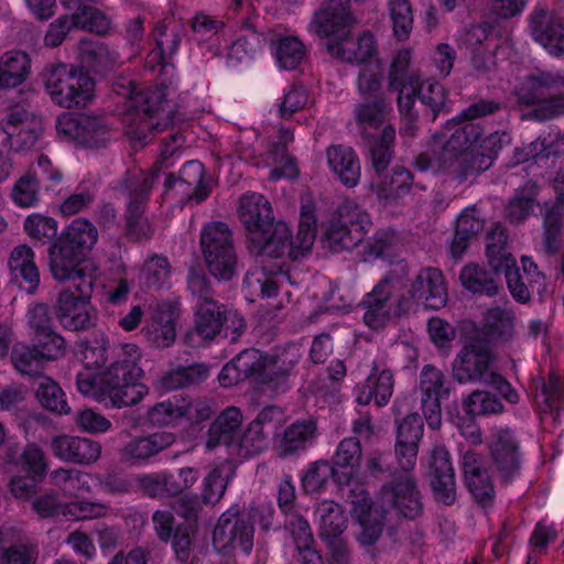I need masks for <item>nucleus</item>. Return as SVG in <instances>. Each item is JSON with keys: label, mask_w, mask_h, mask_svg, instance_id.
<instances>
[{"label": "nucleus", "mask_w": 564, "mask_h": 564, "mask_svg": "<svg viewBox=\"0 0 564 564\" xmlns=\"http://www.w3.org/2000/svg\"><path fill=\"white\" fill-rule=\"evenodd\" d=\"M141 371L130 359L115 360L99 379L93 373L79 372L76 384L82 394L109 400L116 408L132 406L148 393V388L138 381Z\"/></svg>", "instance_id": "1"}, {"label": "nucleus", "mask_w": 564, "mask_h": 564, "mask_svg": "<svg viewBox=\"0 0 564 564\" xmlns=\"http://www.w3.org/2000/svg\"><path fill=\"white\" fill-rule=\"evenodd\" d=\"M98 240L97 227L85 217L75 218L48 247V270L57 282L74 281L87 253Z\"/></svg>", "instance_id": "2"}, {"label": "nucleus", "mask_w": 564, "mask_h": 564, "mask_svg": "<svg viewBox=\"0 0 564 564\" xmlns=\"http://www.w3.org/2000/svg\"><path fill=\"white\" fill-rule=\"evenodd\" d=\"M497 357L486 338L479 335L467 337L452 364V376L459 383H486L496 389L511 403L518 393L511 384L494 369Z\"/></svg>", "instance_id": "3"}, {"label": "nucleus", "mask_w": 564, "mask_h": 564, "mask_svg": "<svg viewBox=\"0 0 564 564\" xmlns=\"http://www.w3.org/2000/svg\"><path fill=\"white\" fill-rule=\"evenodd\" d=\"M316 234V220L313 214L302 213L296 237H292L289 225L279 219L269 229L246 239L249 254L256 259H282L292 261L303 258L312 248Z\"/></svg>", "instance_id": "4"}, {"label": "nucleus", "mask_w": 564, "mask_h": 564, "mask_svg": "<svg viewBox=\"0 0 564 564\" xmlns=\"http://www.w3.org/2000/svg\"><path fill=\"white\" fill-rule=\"evenodd\" d=\"M156 176L155 172L128 170L115 187L128 196L123 235L131 242L149 241L154 236L155 229L145 216V209Z\"/></svg>", "instance_id": "5"}, {"label": "nucleus", "mask_w": 564, "mask_h": 564, "mask_svg": "<svg viewBox=\"0 0 564 564\" xmlns=\"http://www.w3.org/2000/svg\"><path fill=\"white\" fill-rule=\"evenodd\" d=\"M199 242L208 272L218 280H231L238 267L231 228L224 221L208 223L202 230Z\"/></svg>", "instance_id": "6"}, {"label": "nucleus", "mask_w": 564, "mask_h": 564, "mask_svg": "<svg viewBox=\"0 0 564 564\" xmlns=\"http://www.w3.org/2000/svg\"><path fill=\"white\" fill-rule=\"evenodd\" d=\"M45 88L63 108H85L94 98L95 82L82 68L57 64L47 69Z\"/></svg>", "instance_id": "7"}, {"label": "nucleus", "mask_w": 564, "mask_h": 564, "mask_svg": "<svg viewBox=\"0 0 564 564\" xmlns=\"http://www.w3.org/2000/svg\"><path fill=\"white\" fill-rule=\"evenodd\" d=\"M564 88V76L549 70H539L527 77V87L518 90V101L524 106H536L533 117L549 120L564 115V96L556 94Z\"/></svg>", "instance_id": "8"}, {"label": "nucleus", "mask_w": 564, "mask_h": 564, "mask_svg": "<svg viewBox=\"0 0 564 564\" xmlns=\"http://www.w3.org/2000/svg\"><path fill=\"white\" fill-rule=\"evenodd\" d=\"M369 224L365 210L352 200H345L329 220L322 237L323 245L332 252L350 250L362 241Z\"/></svg>", "instance_id": "9"}, {"label": "nucleus", "mask_w": 564, "mask_h": 564, "mask_svg": "<svg viewBox=\"0 0 564 564\" xmlns=\"http://www.w3.org/2000/svg\"><path fill=\"white\" fill-rule=\"evenodd\" d=\"M163 87H153L139 90L132 97L129 106L133 112V120H138L133 138L143 140L147 132L162 131L172 124L174 119V106L166 98Z\"/></svg>", "instance_id": "10"}, {"label": "nucleus", "mask_w": 564, "mask_h": 564, "mask_svg": "<svg viewBox=\"0 0 564 564\" xmlns=\"http://www.w3.org/2000/svg\"><path fill=\"white\" fill-rule=\"evenodd\" d=\"M380 497L384 506L404 519L414 520L423 512L422 496L412 470L392 474V479L382 485Z\"/></svg>", "instance_id": "11"}, {"label": "nucleus", "mask_w": 564, "mask_h": 564, "mask_svg": "<svg viewBox=\"0 0 564 564\" xmlns=\"http://www.w3.org/2000/svg\"><path fill=\"white\" fill-rule=\"evenodd\" d=\"M408 275V267L400 264L388 271L367 295L365 301L367 311L364 321L369 327L381 328L390 319L391 304L389 302L397 291L404 288Z\"/></svg>", "instance_id": "12"}, {"label": "nucleus", "mask_w": 564, "mask_h": 564, "mask_svg": "<svg viewBox=\"0 0 564 564\" xmlns=\"http://www.w3.org/2000/svg\"><path fill=\"white\" fill-rule=\"evenodd\" d=\"M412 300L430 310L442 308L447 301V291L442 272L436 268L422 269L411 283L409 296L401 295L395 303L394 314L409 313Z\"/></svg>", "instance_id": "13"}, {"label": "nucleus", "mask_w": 564, "mask_h": 564, "mask_svg": "<svg viewBox=\"0 0 564 564\" xmlns=\"http://www.w3.org/2000/svg\"><path fill=\"white\" fill-rule=\"evenodd\" d=\"M55 128L59 138L86 148L98 149L110 140L109 127L101 117L64 113L57 117Z\"/></svg>", "instance_id": "14"}, {"label": "nucleus", "mask_w": 564, "mask_h": 564, "mask_svg": "<svg viewBox=\"0 0 564 564\" xmlns=\"http://www.w3.org/2000/svg\"><path fill=\"white\" fill-rule=\"evenodd\" d=\"M254 528L250 522V513L238 506H232L218 519L214 529V543L223 550L250 553L253 547Z\"/></svg>", "instance_id": "15"}, {"label": "nucleus", "mask_w": 564, "mask_h": 564, "mask_svg": "<svg viewBox=\"0 0 564 564\" xmlns=\"http://www.w3.org/2000/svg\"><path fill=\"white\" fill-rule=\"evenodd\" d=\"M421 408L427 425L436 430L442 424L441 400L449 395L445 373L433 365H425L420 372Z\"/></svg>", "instance_id": "16"}, {"label": "nucleus", "mask_w": 564, "mask_h": 564, "mask_svg": "<svg viewBox=\"0 0 564 564\" xmlns=\"http://www.w3.org/2000/svg\"><path fill=\"white\" fill-rule=\"evenodd\" d=\"M53 311L61 326L69 332H85L97 322V313L91 303L74 296L72 288L63 289L56 296Z\"/></svg>", "instance_id": "17"}, {"label": "nucleus", "mask_w": 564, "mask_h": 564, "mask_svg": "<svg viewBox=\"0 0 564 564\" xmlns=\"http://www.w3.org/2000/svg\"><path fill=\"white\" fill-rule=\"evenodd\" d=\"M395 459L402 470H413L416 465L419 447L424 433V423L420 414L413 412L402 419H395Z\"/></svg>", "instance_id": "18"}, {"label": "nucleus", "mask_w": 564, "mask_h": 564, "mask_svg": "<svg viewBox=\"0 0 564 564\" xmlns=\"http://www.w3.org/2000/svg\"><path fill=\"white\" fill-rule=\"evenodd\" d=\"M484 133L479 123L466 122L454 130L451 137L442 144L434 154L436 158V172L454 175V170L459 165L464 151L477 143Z\"/></svg>", "instance_id": "19"}, {"label": "nucleus", "mask_w": 564, "mask_h": 564, "mask_svg": "<svg viewBox=\"0 0 564 564\" xmlns=\"http://www.w3.org/2000/svg\"><path fill=\"white\" fill-rule=\"evenodd\" d=\"M490 456L492 466L502 481L508 482L520 474V441L512 430L501 429L495 434L490 443Z\"/></svg>", "instance_id": "20"}, {"label": "nucleus", "mask_w": 564, "mask_h": 564, "mask_svg": "<svg viewBox=\"0 0 564 564\" xmlns=\"http://www.w3.org/2000/svg\"><path fill=\"white\" fill-rule=\"evenodd\" d=\"M226 308L225 304L216 300L199 302L194 314V326L183 337L184 344L188 347H195L199 345L196 337L210 343L221 335Z\"/></svg>", "instance_id": "21"}, {"label": "nucleus", "mask_w": 564, "mask_h": 564, "mask_svg": "<svg viewBox=\"0 0 564 564\" xmlns=\"http://www.w3.org/2000/svg\"><path fill=\"white\" fill-rule=\"evenodd\" d=\"M533 39L551 55L564 56V23L553 11L544 6H536L529 18Z\"/></svg>", "instance_id": "22"}, {"label": "nucleus", "mask_w": 564, "mask_h": 564, "mask_svg": "<svg viewBox=\"0 0 564 564\" xmlns=\"http://www.w3.org/2000/svg\"><path fill=\"white\" fill-rule=\"evenodd\" d=\"M427 477L437 501L449 506L456 499V482L451 456L444 445H435L430 454Z\"/></svg>", "instance_id": "23"}, {"label": "nucleus", "mask_w": 564, "mask_h": 564, "mask_svg": "<svg viewBox=\"0 0 564 564\" xmlns=\"http://www.w3.org/2000/svg\"><path fill=\"white\" fill-rule=\"evenodd\" d=\"M177 441L173 432L156 431L147 435L134 436L119 451L123 463L141 465L151 462L164 451L171 448Z\"/></svg>", "instance_id": "24"}, {"label": "nucleus", "mask_w": 564, "mask_h": 564, "mask_svg": "<svg viewBox=\"0 0 564 564\" xmlns=\"http://www.w3.org/2000/svg\"><path fill=\"white\" fill-rule=\"evenodd\" d=\"M355 24L350 11V0H327L315 12L312 26L323 37L340 36L349 33Z\"/></svg>", "instance_id": "25"}, {"label": "nucleus", "mask_w": 564, "mask_h": 564, "mask_svg": "<svg viewBox=\"0 0 564 564\" xmlns=\"http://www.w3.org/2000/svg\"><path fill=\"white\" fill-rule=\"evenodd\" d=\"M265 356L256 348L242 350L223 367L218 376L219 383L226 388L243 381H250L257 386L260 372L263 371Z\"/></svg>", "instance_id": "26"}, {"label": "nucleus", "mask_w": 564, "mask_h": 564, "mask_svg": "<svg viewBox=\"0 0 564 564\" xmlns=\"http://www.w3.org/2000/svg\"><path fill=\"white\" fill-rule=\"evenodd\" d=\"M238 217L247 231L246 239L263 232L278 221L269 199L256 192L240 197Z\"/></svg>", "instance_id": "27"}, {"label": "nucleus", "mask_w": 564, "mask_h": 564, "mask_svg": "<svg viewBox=\"0 0 564 564\" xmlns=\"http://www.w3.org/2000/svg\"><path fill=\"white\" fill-rule=\"evenodd\" d=\"M51 448L61 460L80 466L91 465L101 456V444L88 437L61 434L52 438Z\"/></svg>", "instance_id": "28"}, {"label": "nucleus", "mask_w": 564, "mask_h": 564, "mask_svg": "<svg viewBox=\"0 0 564 564\" xmlns=\"http://www.w3.org/2000/svg\"><path fill=\"white\" fill-rule=\"evenodd\" d=\"M463 470L468 490L482 508H488L495 500V488L481 456L467 451L463 456Z\"/></svg>", "instance_id": "29"}, {"label": "nucleus", "mask_w": 564, "mask_h": 564, "mask_svg": "<svg viewBox=\"0 0 564 564\" xmlns=\"http://www.w3.org/2000/svg\"><path fill=\"white\" fill-rule=\"evenodd\" d=\"M354 520L358 525L355 533L356 540L361 546L368 547V553L375 558L377 553L372 546L382 535L387 522V511L383 507L361 503L354 510Z\"/></svg>", "instance_id": "30"}, {"label": "nucleus", "mask_w": 564, "mask_h": 564, "mask_svg": "<svg viewBox=\"0 0 564 564\" xmlns=\"http://www.w3.org/2000/svg\"><path fill=\"white\" fill-rule=\"evenodd\" d=\"M393 386L391 370L381 368L373 361L367 379L355 388L356 402L360 405H368L375 401L378 408L384 406L391 399Z\"/></svg>", "instance_id": "31"}, {"label": "nucleus", "mask_w": 564, "mask_h": 564, "mask_svg": "<svg viewBox=\"0 0 564 564\" xmlns=\"http://www.w3.org/2000/svg\"><path fill=\"white\" fill-rule=\"evenodd\" d=\"M34 258L31 247L20 245L13 248L8 261L12 279L19 282L28 294H35L41 282L40 270Z\"/></svg>", "instance_id": "32"}, {"label": "nucleus", "mask_w": 564, "mask_h": 564, "mask_svg": "<svg viewBox=\"0 0 564 564\" xmlns=\"http://www.w3.org/2000/svg\"><path fill=\"white\" fill-rule=\"evenodd\" d=\"M514 313L510 308L494 306L488 308L482 318L481 329L476 335L487 343L506 345L514 338Z\"/></svg>", "instance_id": "33"}, {"label": "nucleus", "mask_w": 564, "mask_h": 564, "mask_svg": "<svg viewBox=\"0 0 564 564\" xmlns=\"http://www.w3.org/2000/svg\"><path fill=\"white\" fill-rule=\"evenodd\" d=\"M327 51L347 63L361 64L373 56L376 42L370 32H364L356 39L349 37L346 33L337 41L328 42Z\"/></svg>", "instance_id": "34"}, {"label": "nucleus", "mask_w": 564, "mask_h": 564, "mask_svg": "<svg viewBox=\"0 0 564 564\" xmlns=\"http://www.w3.org/2000/svg\"><path fill=\"white\" fill-rule=\"evenodd\" d=\"M330 170L346 187H355L361 176L359 158L350 147L336 144L326 151Z\"/></svg>", "instance_id": "35"}, {"label": "nucleus", "mask_w": 564, "mask_h": 564, "mask_svg": "<svg viewBox=\"0 0 564 564\" xmlns=\"http://www.w3.org/2000/svg\"><path fill=\"white\" fill-rule=\"evenodd\" d=\"M485 218L476 205L466 207L456 220L455 234L449 248L451 254L459 259L473 239L484 230Z\"/></svg>", "instance_id": "36"}, {"label": "nucleus", "mask_w": 564, "mask_h": 564, "mask_svg": "<svg viewBox=\"0 0 564 564\" xmlns=\"http://www.w3.org/2000/svg\"><path fill=\"white\" fill-rule=\"evenodd\" d=\"M242 423V413L236 406L224 410L210 424L207 433L206 447L235 446Z\"/></svg>", "instance_id": "37"}, {"label": "nucleus", "mask_w": 564, "mask_h": 564, "mask_svg": "<svg viewBox=\"0 0 564 564\" xmlns=\"http://www.w3.org/2000/svg\"><path fill=\"white\" fill-rule=\"evenodd\" d=\"M500 273L471 262L463 267L459 280L464 289L470 293L491 297L496 296L501 289Z\"/></svg>", "instance_id": "38"}, {"label": "nucleus", "mask_w": 564, "mask_h": 564, "mask_svg": "<svg viewBox=\"0 0 564 564\" xmlns=\"http://www.w3.org/2000/svg\"><path fill=\"white\" fill-rule=\"evenodd\" d=\"M361 457V444L357 437L350 436L339 442L330 463L337 471L344 470L339 473L341 476V478H338L340 485H348L357 476Z\"/></svg>", "instance_id": "39"}, {"label": "nucleus", "mask_w": 564, "mask_h": 564, "mask_svg": "<svg viewBox=\"0 0 564 564\" xmlns=\"http://www.w3.org/2000/svg\"><path fill=\"white\" fill-rule=\"evenodd\" d=\"M542 247L546 254L554 256L563 248V206L561 203H545L543 213Z\"/></svg>", "instance_id": "40"}, {"label": "nucleus", "mask_w": 564, "mask_h": 564, "mask_svg": "<svg viewBox=\"0 0 564 564\" xmlns=\"http://www.w3.org/2000/svg\"><path fill=\"white\" fill-rule=\"evenodd\" d=\"M31 69V58L22 51H9L0 57V89L14 88L23 84Z\"/></svg>", "instance_id": "41"}, {"label": "nucleus", "mask_w": 564, "mask_h": 564, "mask_svg": "<svg viewBox=\"0 0 564 564\" xmlns=\"http://www.w3.org/2000/svg\"><path fill=\"white\" fill-rule=\"evenodd\" d=\"M389 110L390 104L383 95L366 98L362 102L356 105L354 113L361 137L368 138V135H372L368 130L380 128Z\"/></svg>", "instance_id": "42"}, {"label": "nucleus", "mask_w": 564, "mask_h": 564, "mask_svg": "<svg viewBox=\"0 0 564 564\" xmlns=\"http://www.w3.org/2000/svg\"><path fill=\"white\" fill-rule=\"evenodd\" d=\"M486 256L490 269L502 272L509 265L516 263V258L508 248V234L506 228L497 223L487 234Z\"/></svg>", "instance_id": "43"}, {"label": "nucleus", "mask_w": 564, "mask_h": 564, "mask_svg": "<svg viewBox=\"0 0 564 564\" xmlns=\"http://www.w3.org/2000/svg\"><path fill=\"white\" fill-rule=\"evenodd\" d=\"M368 148V156L371 166L377 174H381L389 166L395 139V130L391 124L384 126L378 137L362 138Z\"/></svg>", "instance_id": "44"}, {"label": "nucleus", "mask_w": 564, "mask_h": 564, "mask_svg": "<svg viewBox=\"0 0 564 564\" xmlns=\"http://www.w3.org/2000/svg\"><path fill=\"white\" fill-rule=\"evenodd\" d=\"M413 185L414 177L411 171L403 166H395L391 175L384 177L372 188L380 200L395 204L410 193Z\"/></svg>", "instance_id": "45"}, {"label": "nucleus", "mask_w": 564, "mask_h": 564, "mask_svg": "<svg viewBox=\"0 0 564 564\" xmlns=\"http://www.w3.org/2000/svg\"><path fill=\"white\" fill-rule=\"evenodd\" d=\"M78 50L82 62L96 73H107L118 63V54L102 42L82 39Z\"/></svg>", "instance_id": "46"}, {"label": "nucleus", "mask_w": 564, "mask_h": 564, "mask_svg": "<svg viewBox=\"0 0 564 564\" xmlns=\"http://www.w3.org/2000/svg\"><path fill=\"white\" fill-rule=\"evenodd\" d=\"M539 187L534 181H528L509 199L505 208L506 219L513 225L523 223L533 210Z\"/></svg>", "instance_id": "47"}, {"label": "nucleus", "mask_w": 564, "mask_h": 564, "mask_svg": "<svg viewBox=\"0 0 564 564\" xmlns=\"http://www.w3.org/2000/svg\"><path fill=\"white\" fill-rule=\"evenodd\" d=\"M292 368L293 361H288L281 356L267 355L263 371L260 372L256 387L274 392L284 391Z\"/></svg>", "instance_id": "48"}, {"label": "nucleus", "mask_w": 564, "mask_h": 564, "mask_svg": "<svg viewBox=\"0 0 564 564\" xmlns=\"http://www.w3.org/2000/svg\"><path fill=\"white\" fill-rule=\"evenodd\" d=\"M82 361L87 369L98 370L109 360L111 346L104 332L94 333L78 343Z\"/></svg>", "instance_id": "49"}, {"label": "nucleus", "mask_w": 564, "mask_h": 564, "mask_svg": "<svg viewBox=\"0 0 564 564\" xmlns=\"http://www.w3.org/2000/svg\"><path fill=\"white\" fill-rule=\"evenodd\" d=\"M209 375L205 364H193L187 367H177L159 379V388L172 391L203 382Z\"/></svg>", "instance_id": "50"}, {"label": "nucleus", "mask_w": 564, "mask_h": 564, "mask_svg": "<svg viewBox=\"0 0 564 564\" xmlns=\"http://www.w3.org/2000/svg\"><path fill=\"white\" fill-rule=\"evenodd\" d=\"M35 397L40 404L47 411L57 415L70 413V406L61 386L50 377H40Z\"/></svg>", "instance_id": "51"}, {"label": "nucleus", "mask_w": 564, "mask_h": 564, "mask_svg": "<svg viewBox=\"0 0 564 564\" xmlns=\"http://www.w3.org/2000/svg\"><path fill=\"white\" fill-rule=\"evenodd\" d=\"M316 433V423L313 420L296 421L284 431L279 449L280 456L293 455L305 448L307 442L313 440Z\"/></svg>", "instance_id": "52"}, {"label": "nucleus", "mask_w": 564, "mask_h": 564, "mask_svg": "<svg viewBox=\"0 0 564 564\" xmlns=\"http://www.w3.org/2000/svg\"><path fill=\"white\" fill-rule=\"evenodd\" d=\"M316 512L319 516V538L343 535L347 528V518L340 505L333 500L322 501Z\"/></svg>", "instance_id": "53"}, {"label": "nucleus", "mask_w": 564, "mask_h": 564, "mask_svg": "<svg viewBox=\"0 0 564 564\" xmlns=\"http://www.w3.org/2000/svg\"><path fill=\"white\" fill-rule=\"evenodd\" d=\"M172 265L162 254H152L143 263L140 280L149 290H160L170 285Z\"/></svg>", "instance_id": "54"}, {"label": "nucleus", "mask_w": 564, "mask_h": 564, "mask_svg": "<svg viewBox=\"0 0 564 564\" xmlns=\"http://www.w3.org/2000/svg\"><path fill=\"white\" fill-rule=\"evenodd\" d=\"M11 362L21 375L40 377L44 364L47 362L33 345H17L11 350Z\"/></svg>", "instance_id": "55"}, {"label": "nucleus", "mask_w": 564, "mask_h": 564, "mask_svg": "<svg viewBox=\"0 0 564 564\" xmlns=\"http://www.w3.org/2000/svg\"><path fill=\"white\" fill-rule=\"evenodd\" d=\"M76 29L107 35L111 29V20L99 9L93 6L79 7L72 14Z\"/></svg>", "instance_id": "56"}, {"label": "nucleus", "mask_w": 564, "mask_h": 564, "mask_svg": "<svg viewBox=\"0 0 564 564\" xmlns=\"http://www.w3.org/2000/svg\"><path fill=\"white\" fill-rule=\"evenodd\" d=\"M98 487L115 496L129 495L134 491L133 475H127L119 468H109L95 475Z\"/></svg>", "instance_id": "57"}, {"label": "nucleus", "mask_w": 564, "mask_h": 564, "mask_svg": "<svg viewBox=\"0 0 564 564\" xmlns=\"http://www.w3.org/2000/svg\"><path fill=\"white\" fill-rule=\"evenodd\" d=\"M339 484L341 476L335 469L332 463L327 460H317L310 465L302 477V486L306 492H316L325 487L329 478Z\"/></svg>", "instance_id": "58"}, {"label": "nucleus", "mask_w": 564, "mask_h": 564, "mask_svg": "<svg viewBox=\"0 0 564 564\" xmlns=\"http://www.w3.org/2000/svg\"><path fill=\"white\" fill-rule=\"evenodd\" d=\"M46 361L56 360L66 352V341L53 327L34 334L32 344Z\"/></svg>", "instance_id": "59"}, {"label": "nucleus", "mask_w": 564, "mask_h": 564, "mask_svg": "<svg viewBox=\"0 0 564 564\" xmlns=\"http://www.w3.org/2000/svg\"><path fill=\"white\" fill-rule=\"evenodd\" d=\"M417 97L426 108L427 115L431 116L433 121L446 108V91L437 82L420 84L419 80Z\"/></svg>", "instance_id": "60"}, {"label": "nucleus", "mask_w": 564, "mask_h": 564, "mask_svg": "<svg viewBox=\"0 0 564 564\" xmlns=\"http://www.w3.org/2000/svg\"><path fill=\"white\" fill-rule=\"evenodd\" d=\"M463 408L469 415L498 414L503 411V404L488 391L475 390L463 401Z\"/></svg>", "instance_id": "61"}, {"label": "nucleus", "mask_w": 564, "mask_h": 564, "mask_svg": "<svg viewBox=\"0 0 564 564\" xmlns=\"http://www.w3.org/2000/svg\"><path fill=\"white\" fill-rule=\"evenodd\" d=\"M268 446L267 433L258 423H250L235 444L237 453L241 457H250L260 454Z\"/></svg>", "instance_id": "62"}, {"label": "nucleus", "mask_w": 564, "mask_h": 564, "mask_svg": "<svg viewBox=\"0 0 564 564\" xmlns=\"http://www.w3.org/2000/svg\"><path fill=\"white\" fill-rule=\"evenodd\" d=\"M29 170L39 186L43 185L44 189L47 192H55L63 181L62 171L54 166L51 160L44 154H41L36 163L32 164Z\"/></svg>", "instance_id": "63"}, {"label": "nucleus", "mask_w": 564, "mask_h": 564, "mask_svg": "<svg viewBox=\"0 0 564 564\" xmlns=\"http://www.w3.org/2000/svg\"><path fill=\"white\" fill-rule=\"evenodd\" d=\"M305 55L303 43L294 36H286L280 40L275 56L279 65L284 69L296 68Z\"/></svg>", "instance_id": "64"}]
</instances>
